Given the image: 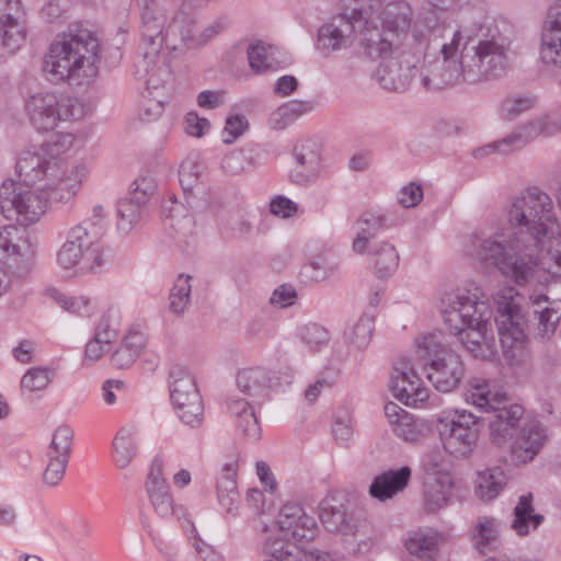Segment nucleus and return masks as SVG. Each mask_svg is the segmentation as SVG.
Returning a JSON list of instances; mask_svg holds the SVG:
<instances>
[{
	"label": "nucleus",
	"instance_id": "nucleus-1",
	"mask_svg": "<svg viewBox=\"0 0 561 561\" xmlns=\"http://www.w3.org/2000/svg\"><path fill=\"white\" fill-rule=\"evenodd\" d=\"M19 178L36 190H22L13 181L0 186V214L23 225L36 222L50 205H65L73 199L87 176L84 165H67L46 161L32 152L16 161Z\"/></svg>",
	"mask_w": 561,
	"mask_h": 561
},
{
	"label": "nucleus",
	"instance_id": "nucleus-36",
	"mask_svg": "<svg viewBox=\"0 0 561 561\" xmlns=\"http://www.w3.org/2000/svg\"><path fill=\"white\" fill-rule=\"evenodd\" d=\"M294 156L298 165L306 171L305 174L297 173L295 181L302 183L316 178L321 161L319 145L311 139L304 140L295 146Z\"/></svg>",
	"mask_w": 561,
	"mask_h": 561
},
{
	"label": "nucleus",
	"instance_id": "nucleus-11",
	"mask_svg": "<svg viewBox=\"0 0 561 561\" xmlns=\"http://www.w3.org/2000/svg\"><path fill=\"white\" fill-rule=\"evenodd\" d=\"M25 110L32 125L43 131L54 129L60 121L83 116V106L77 99L54 93L33 94L27 99Z\"/></svg>",
	"mask_w": 561,
	"mask_h": 561
},
{
	"label": "nucleus",
	"instance_id": "nucleus-60",
	"mask_svg": "<svg viewBox=\"0 0 561 561\" xmlns=\"http://www.w3.org/2000/svg\"><path fill=\"white\" fill-rule=\"evenodd\" d=\"M50 382L48 371L44 368H31L21 379L23 391L34 392L44 390Z\"/></svg>",
	"mask_w": 561,
	"mask_h": 561
},
{
	"label": "nucleus",
	"instance_id": "nucleus-42",
	"mask_svg": "<svg viewBox=\"0 0 561 561\" xmlns=\"http://www.w3.org/2000/svg\"><path fill=\"white\" fill-rule=\"evenodd\" d=\"M248 61L251 70L256 75L274 71L277 62L274 58V50L271 45L263 42L250 44L247 49Z\"/></svg>",
	"mask_w": 561,
	"mask_h": 561
},
{
	"label": "nucleus",
	"instance_id": "nucleus-29",
	"mask_svg": "<svg viewBox=\"0 0 561 561\" xmlns=\"http://www.w3.org/2000/svg\"><path fill=\"white\" fill-rule=\"evenodd\" d=\"M237 386L253 402L261 403L271 389L272 373L261 366L243 368L237 374Z\"/></svg>",
	"mask_w": 561,
	"mask_h": 561
},
{
	"label": "nucleus",
	"instance_id": "nucleus-54",
	"mask_svg": "<svg viewBox=\"0 0 561 561\" xmlns=\"http://www.w3.org/2000/svg\"><path fill=\"white\" fill-rule=\"evenodd\" d=\"M21 230L12 225L0 228V261L14 257L20 252L19 241Z\"/></svg>",
	"mask_w": 561,
	"mask_h": 561
},
{
	"label": "nucleus",
	"instance_id": "nucleus-41",
	"mask_svg": "<svg viewBox=\"0 0 561 561\" xmlns=\"http://www.w3.org/2000/svg\"><path fill=\"white\" fill-rule=\"evenodd\" d=\"M506 484V476L500 468L486 469L479 472L476 494L484 502L494 500Z\"/></svg>",
	"mask_w": 561,
	"mask_h": 561
},
{
	"label": "nucleus",
	"instance_id": "nucleus-38",
	"mask_svg": "<svg viewBox=\"0 0 561 561\" xmlns=\"http://www.w3.org/2000/svg\"><path fill=\"white\" fill-rule=\"evenodd\" d=\"M460 0H425L427 7L423 8L422 12L417 16V20L413 28V37L419 41L421 34V27H424L426 33L431 35L439 32L436 30L438 18L436 12H447L454 9Z\"/></svg>",
	"mask_w": 561,
	"mask_h": 561
},
{
	"label": "nucleus",
	"instance_id": "nucleus-47",
	"mask_svg": "<svg viewBox=\"0 0 561 561\" xmlns=\"http://www.w3.org/2000/svg\"><path fill=\"white\" fill-rule=\"evenodd\" d=\"M206 167L197 158L185 159L179 170V181L184 193L191 192L199 184L205 174Z\"/></svg>",
	"mask_w": 561,
	"mask_h": 561
},
{
	"label": "nucleus",
	"instance_id": "nucleus-17",
	"mask_svg": "<svg viewBox=\"0 0 561 561\" xmlns=\"http://www.w3.org/2000/svg\"><path fill=\"white\" fill-rule=\"evenodd\" d=\"M510 439L511 462L520 466L531 461L539 454L547 440V433L538 420L529 419L524 421Z\"/></svg>",
	"mask_w": 561,
	"mask_h": 561
},
{
	"label": "nucleus",
	"instance_id": "nucleus-46",
	"mask_svg": "<svg viewBox=\"0 0 561 561\" xmlns=\"http://www.w3.org/2000/svg\"><path fill=\"white\" fill-rule=\"evenodd\" d=\"M145 205L137 197L129 196L117 203V228L123 232H129L139 222Z\"/></svg>",
	"mask_w": 561,
	"mask_h": 561
},
{
	"label": "nucleus",
	"instance_id": "nucleus-2",
	"mask_svg": "<svg viewBox=\"0 0 561 561\" xmlns=\"http://www.w3.org/2000/svg\"><path fill=\"white\" fill-rule=\"evenodd\" d=\"M439 309L449 334L458 335L474 358L492 359L496 355L492 310L476 293L465 287L446 290L440 295Z\"/></svg>",
	"mask_w": 561,
	"mask_h": 561
},
{
	"label": "nucleus",
	"instance_id": "nucleus-51",
	"mask_svg": "<svg viewBox=\"0 0 561 561\" xmlns=\"http://www.w3.org/2000/svg\"><path fill=\"white\" fill-rule=\"evenodd\" d=\"M47 297L56 301L66 311L78 314L89 316L90 314V301L83 296L70 297L56 288H48L46 290Z\"/></svg>",
	"mask_w": 561,
	"mask_h": 561
},
{
	"label": "nucleus",
	"instance_id": "nucleus-45",
	"mask_svg": "<svg viewBox=\"0 0 561 561\" xmlns=\"http://www.w3.org/2000/svg\"><path fill=\"white\" fill-rule=\"evenodd\" d=\"M536 106V98L529 94L506 95L500 106V115L505 121H515Z\"/></svg>",
	"mask_w": 561,
	"mask_h": 561
},
{
	"label": "nucleus",
	"instance_id": "nucleus-39",
	"mask_svg": "<svg viewBox=\"0 0 561 561\" xmlns=\"http://www.w3.org/2000/svg\"><path fill=\"white\" fill-rule=\"evenodd\" d=\"M113 461L119 469L130 465L137 455V434L133 428H121L113 439Z\"/></svg>",
	"mask_w": 561,
	"mask_h": 561
},
{
	"label": "nucleus",
	"instance_id": "nucleus-3",
	"mask_svg": "<svg viewBox=\"0 0 561 561\" xmlns=\"http://www.w3.org/2000/svg\"><path fill=\"white\" fill-rule=\"evenodd\" d=\"M101 46L93 32L71 26L49 45L43 70L54 82L88 85L99 75Z\"/></svg>",
	"mask_w": 561,
	"mask_h": 561
},
{
	"label": "nucleus",
	"instance_id": "nucleus-56",
	"mask_svg": "<svg viewBox=\"0 0 561 561\" xmlns=\"http://www.w3.org/2000/svg\"><path fill=\"white\" fill-rule=\"evenodd\" d=\"M47 466L43 472V481L49 486L57 485L64 478L69 458L46 454Z\"/></svg>",
	"mask_w": 561,
	"mask_h": 561
},
{
	"label": "nucleus",
	"instance_id": "nucleus-10",
	"mask_svg": "<svg viewBox=\"0 0 561 561\" xmlns=\"http://www.w3.org/2000/svg\"><path fill=\"white\" fill-rule=\"evenodd\" d=\"M436 431L444 449L455 458L469 457L479 439L478 416L467 411L442 413Z\"/></svg>",
	"mask_w": 561,
	"mask_h": 561
},
{
	"label": "nucleus",
	"instance_id": "nucleus-22",
	"mask_svg": "<svg viewBox=\"0 0 561 561\" xmlns=\"http://www.w3.org/2000/svg\"><path fill=\"white\" fill-rule=\"evenodd\" d=\"M539 136L548 137V128L543 114L537 115L527 123L518 126L510 135L499 141L489 144L477 151V154H488L499 151L506 154L513 150L520 149Z\"/></svg>",
	"mask_w": 561,
	"mask_h": 561
},
{
	"label": "nucleus",
	"instance_id": "nucleus-28",
	"mask_svg": "<svg viewBox=\"0 0 561 561\" xmlns=\"http://www.w3.org/2000/svg\"><path fill=\"white\" fill-rule=\"evenodd\" d=\"M469 537L473 549L479 553L495 552L502 546L501 523L492 516H479L471 526Z\"/></svg>",
	"mask_w": 561,
	"mask_h": 561
},
{
	"label": "nucleus",
	"instance_id": "nucleus-19",
	"mask_svg": "<svg viewBox=\"0 0 561 561\" xmlns=\"http://www.w3.org/2000/svg\"><path fill=\"white\" fill-rule=\"evenodd\" d=\"M27 24L20 0H0V38L3 48L13 54L26 41Z\"/></svg>",
	"mask_w": 561,
	"mask_h": 561
},
{
	"label": "nucleus",
	"instance_id": "nucleus-53",
	"mask_svg": "<svg viewBox=\"0 0 561 561\" xmlns=\"http://www.w3.org/2000/svg\"><path fill=\"white\" fill-rule=\"evenodd\" d=\"M73 438V431L68 425L58 426L54 434L46 454L60 456L65 458L70 457L71 445Z\"/></svg>",
	"mask_w": 561,
	"mask_h": 561
},
{
	"label": "nucleus",
	"instance_id": "nucleus-34",
	"mask_svg": "<svg viewBox=\"0 0 561 561\" xmlns=\"http://www.w3.org/2000/svg\"><path fill=\"white\" fill-rule=\"evenodd\" d=\"M533 501L531 493L520 495L514 507L511 528L518 536L528 535L531 529H537L545 519L543 515L535 513Z\"/></svg>",
	"mask_w": 561,
	"mask_h": 561
},
{
	"label": "nucleus",
	"instance_id": "nucleus-63",
	"mask_svg": "<svg viewBox=\"0 0 561 561\" xmlns=\"http://www.w3.org/2000/svg\"><path fill=\"white\" fill-rule=\"evenodd\" d=\"M184 124L185 131L190 136L194 137H203L210 129L209 121L205 117L198 116L195 112L186 114Z\"/></svg>",
	"mask_w": 561,
	"mask_h": 561
},
{
	"label": "nucleus",
	"instance_id": "nucleus-15",
	"mask_svg": "<svg viewBox=\"0 0 561 561\" xmlns=\"http://www.w3.org/2000/svg\"><path fill=\"white\" fill-rule=\"evenodd\" d=\"M419 57L410 51L401 50L398 57L390 55L382 59L376 69L375 79L388 91H405L416 77Z\"/></svg>",
	"mask_w": 561,
	"mask_h": 561
},
{
	"label": "nucleus",
	"instance_id": "nucleus-12",
	"mask_svg": "<svg viewBox=\"0 0 561 561\" xmlns=\"http://www.w3.org/2000/svg\"><path fill=\"white\" fill-rule=\"evenodd\" d=\"M145 491L154 513L161 518L176 516L186 533L195 534L194 523L186 511L174 504L170 485L163 476V460L157 456L152 459L145 481Z\"/></svg>",
	"mask_w": 561,
	"mask_h": 561
},
{
	"label": "nucleus",
	"instance_id": "nucleus-30",
	"mask_svg": "<svg viewBox=\"0 0 561 561\" xmlns=\"http://www.w3.org/2000/svg\"><path fill=\"white\" fill-rule=\"evenodd\" d=\"M411 478V469L407 466L397 470H388L376 476L369 486V494L379 501H386L402 492Z\"/></svg>",
	"mask_w": 561,
	"mask_h": 561
},
{
	"label": "nucleus",
	"instance_id": "nucleus-26",
	"mask_svg": "<svg viewBox=\"0 0 561 561\" xmlns=\"http://www.w3.org/2000/svg\"><path fill=\"white\" fill-rule=\"evenodd\" d=\"M319 517L323 526L331 533H340L344 536H355L364 526V523L348 514L343 504L334 499H325L320 503Z\"/></svg>",
	"mask_w": 561,
	"mask_h": 561
},
{
	"label": "nucleus",
	"instance_id": "nucleus-43",
	"mask_svg": "<svg viewBox=\"0 0 561 561\" xmlns=\"http://www.w3.org/2000/svg\"><path fill=\"white\" fill-rule=\"evenodd\" d=\"M440 536L433 530L416 531L405 540V548L411 553L422 559H432L438 547Z\"/></svg>",
	"mask_w": 561,
	"mask_h": 561
},
{
	"label": "nucleus",
	"instance_id": "nucleus-37",
	"mask_svg": "<svg viewBox=\"0 0 561 561\" xmlns=\"http://www.w3.org/2000/svg\"><path fill=\"white\" fill-rule=\"evenodd\" d=\"M314 108L312 101L291 100L274 110L268 117L271 128L280 130L291 125L298 117Z\"/></svg>",
	"mask_w": 561,
	"mask_h": 561
},
{
	"label": "nucleus",
	"instance_id": "nucleus-27",
	"mask_svg": "<svg viewBox=\"0 0 561 561\" xmlns=\"http://www.w3.org/2000/svg\"><path fill=\"white\" fill-rule=\"evenodd\" d=\"M413 9L405 0H394L386 4L381 13V27L388 36L401 45L412 25Z\"/></svg>",
	"mask_w": 561,
	"mask_h": 561
},
{
	"label": "nucleus",
	"instance_id": "nucleus-44",
	"mask_svg": "<svg viewBox=\"0 0 561 561\" xmlns=\"http://www.w3.org/2000/svg\"><path fill=\"white\" fill-rule=\"evenodd\" d=\"M451 480L448 476L437 478L433 483L426 484L425 507L428 512H437L445 507L450 500Z\"/></svg>",
	"mask_w": 561,
	"mask_h": 561
},
{
	"label": "nucleus",
	"instance_id": "nucleus-9",
	"mask_svg": "<svg viewBox=\"0 0 561 561\" xmlns=\"http://www.w3.org/2000/svg\"><path fill=\"white\" fill-rule=\"evenodd\" d=\"M96 231L88 233L83 227H72L67 233L65 243L57 252V263L65 270H75L77 274L98 272L111 259L110 249L91 239Z\"/></svg>",
	"mask_w": 561,
	"mask_h": 561
},
{
	"label": "nucleus",
	"instance_id": "nucleus-55",
	"mask_svg": "<svg viewBox=\"0 0 561 561\" xmlns=\"http://www.w3.org/2000/svg\"><path fill=\"white\" fill-rule=\"evenodd\" d=\"M374 319L369 316H362L352 329L346 333V339L357 348H364L371 340Z\"/></svg>",
	"mask_w": 561,
	"mask_h": 561
},
{
	"label": "nucleus",
	"instance_id": "nucleus-20",
	"mask_svg": "<svg viewBox=\"0 0 561 561\" xmlns=\"http://www.w3.org/2000/svg\"><path fill=\"white\" fill-rule=\"evenodd\" d=\"M357 26L343 13L333 16L318 31L317 50L324 57L355 43Z\"/></svg>",
	"mask_w": 561,
	"mask_h": 561
},
{
	"label": "nucleus",
	"instance_id": "nucleus-40",
	"mask_svg": "<svg viewBox=\"0 0 561 561\" xmlns=\"http://www.w3.org/2000/svg\"><path fill=\"white\" fill-rule=\"evenodd\" d=\"M346 8L343 12L348 15L357 27L370 25L378 21L377 13L385 0H344Z\"/></svg>",
	"mask_w": 561,
	"mask_h": 561
},
{
	"label": "nucleus",
	"instance_id": "nucleus-6",
	"mask_svg": "<svg viewBox=\"0 0 561 561\" xmlns=\"http://www.w3.org/2000/svg\"><path fill=\"white\" fill-rule=\"evenodd\" d=\"M524 297L512 286L504 287L494 296V321L504 357L511 366H519L528 358L527 311L522 306Z\"/></svg>",
	"mask_w": 561,
	"mask_h": 561
},
{
	"label": "nucleus",
	"instance_id": "nucleus-5",
	"mask_svg": "<svg viewBox=\"0 0 561 561\" xmlns=\"http://www.w3.org/2000/svg\"><path fill=\"white\" fill-rule=\"evenodd\" d=\"M436 33L431 35L426 31H421L419 41L412 36L415 44V56L424 55V60L422 66L419 67L417 75L421 85L428 91L442 90L460 81L465 82L462 54L459 59L456 58L462 39L461 31L453 32L450 39L439 45V56L430 59L427 49L436 42Z\"/></svg>",
	"mask_w": 561,
	"mask_h": 561
},
{
	"label": "nucleus",
	"instance_id": "nucleus-24",
	"mask_svg": "<svg viewBox=\"0 0 561 561\" xmlns=\"http://www.w3.org/2000/svg\"><path fill=\"white\" fill-rule=\"evenodd\" d=\"M277 525L284 537H291L295 541L311 540L316 536V519L298 504H285L278 513Z\"/></svg>",
	"mask_w": 561,
	"mask_h": 561
},
{
	"label": "nucleus",
	"instance_id": "nucleus-52",
	"mask_svg": "<svg viewBox=\"0 0 561 561\" xmlns=\"http://www.w3.org/2000/svg\"><path fill=\"white\" fill-rule=\"evenodd\" d=\"M298 335L300 341L312 352H318L327 345L330 340L329 332L317 323H308L299 328Z\"/></svg>",
	"mask_w": 561,
	"mask_h": 561
},
{
	"label": "nucleus",
	"instance_id": "nucleus-35",
	"mask_svg": "<svg viewBox=\"0 0 561 561\" xmlns=\"http://www.w3.org/2000/svg\"><path fill=\"white\" fill-rule=\"evenodd\" d=\"M367 253L378 278L390 277L399 266V254L394 245L387 241H380L368 248Z\"/></svg>",
	"mask_w": 561,
	"mask_h": 561
},
{
	"label": "nucleus",
	"instance_id": "nucleus-49",
	"mask_svg": "<svg viewBox=\"0 0 561 561\" xmlns=\"http://www.w3.org/2000/svg\"><path fill=\"white\" fill-rule=\"evenodd\" d=\"M191 276L180 275L170 290V311L174 314H182L191 300Z\"/></svg>",
	"mask_w": 561,
	"mask_h": 561
},
{
	"label": "nucleus",
	"instance_id": "nucleus-14",
	"mask_svg": "<svg viewBox=\"0 0 561 561\" xmlns=\"http://www.w3.org/2000/svg\"><path fill=\"white\" fill-rule=\"evenodd\" d=\"M140 4V44L147 65L154 64L165 45L167 15L158 0H138Z\"/></svg>",
	"mask_w": 561,
	"mask_h": 561
},
{
	"label": "nucleus",
	"instance_id": "nucleus-18",
	"mask_svg": "<svg viewBox=\"0 0 561 561\" xmlns=\"http://www.w3.org/2000/svg\"><path fill=\"white\" fill-rule=\"evenodd\" d=\"M401 44L388 36L377 22L356 28L354 54L370 60L386 59L394 51H399Z\"/></svg>",
	"mask_w": 561,
	"mask_h": 561
},
{
	"label": "nucleus",
	"instance_id": "nucleus-31",
	"mask_svg": "<svg viewBox=\"0 0 561 561\" xmlns=\"http://www.w3.org/2000/svg\"><path fill=\"white\" fill-rule=\"evenodd\" d=\"M227 409L245 438L255 442L261 437V427L254 409L247 400L231 398L227 401Z\"/></svg>",
	"mask_w": 561,
	"mask_h": 561
},
{
	"label": "nucleus",
	"instance_id": "nucleus-8",
	"mask_svg": "<svg viewBox=\"0 0 561 561\" xmlns=\"http://www.w3.org/2000/svg\"><path fill=\"white\" fill-rule=\"evenodd\" d=\"M415 356L428 381L440 392L455 390L465 377L461 357L446 348L436 334L416 340Z\"/></svg>",
	"mask_w": 561,
	"mask_h": 561
},
{
	"label": "nucleus",
	"instance_id": "nucleus-4",
	"mask_svg": "<svg viewBox=\"0 0 561 561\" xmlns=\"http://www.w3.org/2000/svg\"><path fill=\"white\" fill-rule=\"evenodd\" d=\"M462 49L465 82L477 83L503 77L512 64L511 39L491 18L474 22Z\"/></svg>",
	"mask_w": 561,
	"mask_h": 561
},
{
	"label": "nucleus",
	"instance_id": "nucleus-58",
	"mask_svg": "<svg viewBox=\"0 0 561 561\" xmlns=\"http://www.w3.org/2000/svg\"><path fill=\"white\" fill-rule=\"evenodd\" d=\"M75 227H83L88 233H91V231H96V236L91 240L95 243H101V238L105 232V211L103 206L95 205L92 209V215L83 219Z\"/></svg>",
	"mask_w": 561,
	"mask_h": 561
},
{
	"label": "nucleus",
	"instance_id": "nucleus-13",
	"mask_svg": "<svg viewBox=\"0 0 561 561\" xmlns=\"http://www.w3.org/2000/svg\"><path fill=\"white\" fill-rule=\"evenodd\" d=\"M169 391L179 417L192 427L198 426L203 420V403L194 377L184 367H171Z\"/></svg>",
	"mask_w": 561,
	"mask_h": 561
},
{
	"label": "nucleus",
	"instance_id": "nucleus-61",
	"mask_svg": "<svg viewBox=\"0 0 561 561\" xmlns=\"http://www.w3.org/2000/svg\"><path fill=\"white\" fill-rule=\"evenodd\" d=\"M392 431L398 437L410 443L417 442L422 436V431L411 414L402 415V419L392 426Z\"/></svg>",
	"mask_w": 561,
	"mask_h": 561
},
{
	"label": "nucleus",
	"instance_id": "nucleus-32",
	"mask_svg": "<svg viewBox=\"0 0 561 561\" xmlns=\"http://www.w3.org/2000/svg\"><path fill=\"white\" fill-rule=\"evenodd\" d=\"M383 228V216L373 211L362 214L354 224L355 238L352 243L353 251L358 254L365 253L369 248L370 240Z\"/></svg>",
	"mask_w": 561,
	"mask_h": 561
},
{
	"label": "nucleus",
	"instance_id": "nucleus-21",
	"mask_svg": "<svg viewBox=\"0 0 561 561\" xmlns=\"http://www.w3.org/2000/svg\"><path fill=\"white\" fill-rule=\"evenodd\" d=\"M195 7L183 0L165 28V47L170 50L196 48V20L192 12Z\"/></svg>",
	"mask_w": 561,
	"mask_h": 561
},
{
	"label": "nucleus",
	"instance_id": "nucleus-50",
	"mask_svg": "<svg viewBox=\"0 0 561 561\" xmlns=\"http://www.w3.org/2000/svg\"><path fill=\"white\" fill-rule=\"evenodd\" d=\"M291 540V537H284L282 534L279 537L270 538L265 546L266 552L275 561H297L298 547Z\"/></svg>",
	"mask_w": 561,
	"mask_h": 561
},
{
	"label": "nucleus",
	"instance_id": "nucleus-33",
	"mask_svg": "<svg viewBox=\"0 0 561 561\" xmlns=\"http://www.w3.org/2000/svg\"><path fill=\"white\" fill-rule=\"evenodd\" d=\"M237 468V461L225 463L217 481L219 504L230 514H234L240 504V495L236 482Z\"/></svg>",
	"mask_w": 561,
	"mask_h": 561
},
{
	"label": "nucleus",
	"instance_id": "nucleus-48",
	"mask_svg": "<svg viewBox=\"0 0 561 561\" xmlns=\"http://www.w3.org/2000/svg\"><path fill=\"white\" fill-rule=\"evenodd\" d=\"M75 136L70 133H55L43 145L44 154H39L46 161H59L71 165L59 159V156L67 152L73 145ZM38 156V153H36Z\"/></svg>",
	"mask_w": 561,
	"mask_h": 561
},
{
	"label": "nucleus",
	"instance_id": "nucleus-23",
	"mask_svg": "<svg viewBox=\"0 0 561 561\" xmlns=\"http://www.w3.org/2000/svg\"><path fill=\"white\" fill-rule=\"evenodd\" d=\"M561 285L560 277L551 276L546 283L527 284L528 287H542L546 293L529 295V301L533 307L535 319L538 320V332L541 336L549 335L554 332L556 325L560 320V308L552 306L549 294L551 293L552 285ZM526 287V285H518Z\"/></svg>",
	"mask_w": 561,
	"mask_h": 561
},
{
	"label": "nucleus",
	"instance_id": "nucleus-59",
	"mask_svg": "<svg viewBox=\"0 0 561 561\" xmlns=\"http://www.w3.org/2000/svg\"><path fill=\"white\" fill-rule=\"evenodd\" d=\"M336 271L334 264H329L324 260L311 261L301 267L300 275L306 282H321Z\"/></svg>",
	"mask_w": 561,
	"mask_h": 561
},
{
	"label": "nucleus",
	"instance_id": "nucleus-62",
	"mask_svg": "<svg viewBox=\"0 0 561 561\" xmlns=\"http://www.w3.org/2000/svg\"><path fill=\"white\" fill-rule=\"evenodd\" d=\"M249 127V123L243 115L237 114L231 115L226 119V126L224 129V134L228 135V138H225L224 141L226 144L233 142L238 137H240Z\"/></svg>",
	"mask_w": 561,
	"mask_h": 561
},
{
	"label": "nucleus",
	"instance_id": "nucleus-16",
	"mask_svg": "<svg viewBox=\"0 0 561 561\" xmlns=\"http://www.w3.org/2000/svg\"><path fill=\"white\" fill-rule=\"evenodd\" d=\"M390 387L394 397L408 407L417 408L428 399V390L423 386L411 359L402 357L392 367Z\"/></svg>",
	"mask_w": 561,
	"mask_h": 561
},
{
	"label": "nucleus",
	"instance_id": "nucleus-64",
	"mask_svg": "<svg viewBox=\"0 0 561 561\" xmlns=\"http://www.w3.org/2000/svg\"><path fill=\"white\" fill-rule=\"evenodd\" d=\"M423 198V190L421 185L413 182L403 186L398 194V202L405 208L416 206Z\"/></svg>",
	"mask_w": 561,
	"mask_h": 561
},
{
	"label": "nucleus",
	"instance_id": "nucleus-7",
	"mask_svg": "<svg viewBox=\"0 0 561 561\" xmlns=\"http://www.w3.org/2000/svg\"><path fill=\"white\" fill-rule=\"evenodd\" d=\"M466 400L489 414L488 423L491 438L497 446L505 444L523 425L524 421L530 419L525 416V410L522 405H506L505 394L492 392L489 381L481 378L469 380Z\"/></svg>",
	"mask_w": 561,
	"mask_h": 561
},
{
	"label": "nucleus",
	"instance_id": "nucleus-57",
	"mask_svg": "<svg viewBox=\"0 0 561 561\" xmlns=\"http://www.w3.org/2000/svg\"><path fill=\"white\" fill-rule=\"evenodd\" d=\"M334 439L343 447H348L353 437V417L345 410L334 417L332 427Z\"/></svg>",
	"mask_w": 561,
	"mask_h": 561
},
{
	"label": "nucleus",
	"instance_id": "nucleus-25",
	"mask_svg": "<svg viewBox=\"0 0 561 561\" xmlns=\"http://www.w3.org/2000/svg\"><path fill=\"white\" fill-rule=\"evenodd\" d=\"M540 59L545 65L561 68V0L547 12L541 32Z\"/></svg>",
	"mask_w": 561,
	"mask_h": 561
}]
</instances>
